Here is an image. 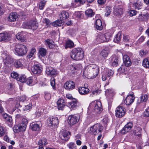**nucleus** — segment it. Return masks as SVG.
<instances>
[{
    "label": "nucleus",
    "instance_id": "1",
    "mask_svg": "<svg viewBox=\"0 0 149 149\" xmlns=\"http://www.w3.org/2000/svg\"><path fill=\"white\" fill-rule=\"evenodd\" d=\"M98 66L95 64H91L87 66L83 71L84 76L92 74L93 78L95 77L99 72Z\"/></svg>",
    "mask_w": 149,
    "mask_h": 149
},
{
    "label": "nucleus",
    "instance_id": "2",
    "mask_svg": "<svg viewBox=\"0 0 149 149\" xmlns=\"http://www.w3.org/2000/svg\"><path fill=\"white\" fill-rule=\"evenodd\" d=\"M84 56L83 50L81 48H74L72 49L70 54L71 58L76 61L82 59Z\"/></svg>",
    "mask_w": 149,
    "mask_h": 149
},
{
    "label": "nucleus",
    "instance_id": "3",
    "mask_svg": "<svg viewBox=\"0 0 149 149\" xmlns=\"http://www.w3.org/2000/svg\"><path fill=\"white\" fill-rule=\"evenodd\" d=\"M21 123L18 125H16L13 128L15 132H18L24 131L26 129V125L28 123L27 120L24 117H21Z\"/></svg>",
    "mask_w": 149,
    "mask_h": 149
},
{
    "label": "nucleus",
    "instance_id": "4",
    "mask_svg": "<svg viewBox=\"0 0 149 149\" xmlns=\"http://www.w3.org/2000/svg\"><path fill=\"white\" fill-rule=\"evenodd\" d=\"M15 50L16 54L19 56H22L27 53V49L26 47L22 44L16 45L15 47Z\"/></svg>",
    "mask_w": 149,
    "mask_h": 149
},
{
    "label": "nucleus",
    "instance_id": "5",
    "mask_svg": "<svg viewBox=\"0 0 149 149\" xmlns=\"http://www.w3.org/2000/svg\"><path fill=\"white\" fill-rule=\"evenodd\" d=\"M103 129V127L100 124H96L90 128L89 132L95 135L100 133Z\"/></svg>",
    "mask_w": 149,
    "mask_h": 149
},
{
    "label": "nucleus",
    "instance_id": "6",
    "mask_svg": "<svg viewBox=\"0 0 149 149\" xmlns=\"http://www.w3.org/2000/svg\"><path fill=\"white\" fill-rule=\"evenodd\" d=\"M93 106L94 107V112L95 113L99 114L102 110L101 103L100 101L92 102L90 104L89 107H91Z\"/></svg>",
    "mask_w": 149,
    "mask_h": 149
},
{
    "label": "nucleus",
    "instance_id": "7",
    "mask_svg": "<svg viewBox=\"0 0 149 149\" xmlns=\"http://www.w3.org/2000/svg\"><path fill=\"white\" fill-rule=\"evenodd\" d=\"M111 37V34L109 32L104 34L99 35L97 40L100 42H103L109 41Z\"/></svg>",
    "mask_w": 149,
    "mask_h": 149
},
{
    "label": "nucleus",
    "instance_id": "8",
    "mask_svg": "<svg viewBox=\"0 0 149 149\" xmlns=\"http://www.w3.org/2000/svg\"><path fill=\"white\" fill-rule=\"evenodd\" d=\"M123 105V104H121L116 109L115 114L116 116L117 117L121 118L125 114L126 110Z\"/></svg>",
    "mask_w": 149,
    "mask_h": 149
},
{
    "label": "nucleus",
    "instance_id": "9",
    "mask_svg": "<svg viewBox=\"0 0 149 149\" xmlns=\"http://www.w3.org/2000/svg\"><path fill=\"white\" fill-rule=\"evenodd\" d=\"M25 28L36 29L38 27V24L35 21H31L24 23L23 25Z\"/></svg>",
    "mask_w": 149,
    "mask_h": 149
},
{
    "label": "nucleus",
    "instance_id": "10",
    "mask_svg": "<svg viewBox=\"0 0 149 149\" xmlns=\"http://www.w3.org/2000/svg\"><path fill=\"white\" fill-rule=\"evenodd\" d=\"M3 55H4L6 56L5 58L3 60L4 64L7 66L8 67L11 66L12 64L14 62L13 58L9 55L7 54H3Z\"/></svg>",
    "mask_w": 149,
    "mask_h": 149
},
{
    "label": "nucleus",
    "instance_id": "11",
    "mask_svg": "<svg viewBox=\"0 0 149 149\" xmlns=\"http://www.w3.org/2000/svg\"><path fill=\"white\" fill-rule=\"evenodd\" d=\"M47 122L48 124L52 127L56 126L58 124V118L56 117H52L48 118Z\"/></svg>",
    "mask_w": 149,
    "mask_h": 149
},
{
    "label": "nucleus",
    "instance_id": "12",
    "mask_svg": "<svg viewBox=\"0 0 149 149\" xmlns=\"http://www.w3.org/2000/svg\"><path fill=\"white\" fill-rule=\"evenodd\" d=\"M11 35L7 33H0V42L8 41L10 39Z\"/></svg>",
    "mask_w": 149,
    "mask_h": 149
},
{
    "label": "nucleus",
    "instance_id": "13",
    "mask_svg": "<svg viewBox=\"0 0 149 149\" xmlns=\"http://www.w3.org/2000/svg\"><path fill=\"white\" fill-rule=\"evenodd\" d=\"M64 87L66 89L71 90L74 88L75 84L72 81H69L65 83Z\"/></svg>",
    "mask_w": 149,
    "mask_h": 149
},
{
    "label": "nucleus",
    "instance_id": "14",
    "mask_svg": "<svg viewBox=\"0 0 149 149\" xmlns=\"http://www.w3.org/2000/svg\"><path fill=\"white\" fill-rule=\"evenodd\" d=\"M133 127V124L132 123H127L121 130V133L125 134L129 132Z\"/></svg>",
    "mask_w": 149,
    "mask_h": 149
},
{
    "label": "nucleus",
    "instance_id": "15",
    "mask_svg": "<svg viewBox=\"0 0 149 149\" xmlns=\"http://www.w3.org/2000/svg\"><path fill=\"white\" fill-rule=\"evenodd\" d=\"M16 38L21 42H24L26 39V34L23 31L18 33L16 36Z\"/></svg>",
    "mask_w": 149,
    "mask_h": 149
},
{
    "label": "nucleus",
    "instance_id": "16",
    "mask_svg": "<svg viewBox=\"0 0 149 149\" xmlns=\"http://www.w3.org/2000/svg\"><path fill=\"white\" fill-rule=\"evenodd\" d=\"M79 105L78 102L75 99H72V101L69 103V107L72 110L76 109Z\"/></svg>",
    "mask_w": 149,
    "mask_h": 149
},
{
    "label": "nucleus",
    "instance_id": "17",
    "mask_svg": "<svg viewBox=\"0 0 149 149\" xmlns=\"http://www.w3.org/2000/svg\"><path fill=\"white\" fill-rule=\"evenodd\" d=\"M32 70L34 74H39L42 72V68L40 65L38 64L35 65L32 67Z\"/></svg>",
    "mask_w": 149,
    "mask_h": 149
},
{
    "label": "nucleus",
    "instance_id": "18",
    "mask_svg": "<svg viewBox=\"0 0 149 149\" xmlns=\"http://www.w3.org/2000/svg\"><path fill=\"white\" fill-rule=\"evenodd\" d=\"M118 5L116 4L114 8L113 13L116 15H121L123 13V9L121 6L118 7Z\"/></svg>",
    "mask_w": 149,
    "mask_h": 149
},
{
    "label": "nucleus",
    "instance_id": "19",
    "mask_svg": "<svg viewBox=\"0 0 149 149\" xmlns=\"http://www.w3.org/2000/svg\"><path fill=\"white\" fill-rule=\"evenodd\" d=\"M135 97L134 95L131 94L128 95L124 101V103L127 105H129L134 101Z\"/></svg>",
    "mask_w": 149,
    "mask_h": 149
},
{
    "label": "nucleus",
    "instance_id": "20",
    "mask_svg": "<svg viewBox=\"0 0 149 149\" xmlns=\"http://www.w3.org/2000/svg\"><path fill=\"white\" fill-rule=\"evenodd\" d=\"M69 121L70 124L74 125L76 124L79 120L78 116L71 115L69 116Z\"/></svg>",
    "mask_w": 149,
    "mask_h": 149
},
{
    "label": "nucleus",
    "instance_id": "21",
    "mask_svg": "<svg viewBox=\"0 0 149 149\" xmlns=\"http://www.w3.org/2000/svg\"><path fill=\"white\" fill-rule=\"evenodd\" d=\"M46 74L50 76H54L56 74V70L51 67H47L46 68Z\"/></svg>",
    "mask_w": 149,
    "mask_h": 149
},
{
    "label": "nucleus",
    "instance_id": "22",
    "mask_svg": "<svg viewBox=\"0 0 149 149\" xmlns=\"http://www.w3.org/2000/svg\"><path fill=\"white\" fill-rule=\"evenodd\" d=\"M18 17V15L16 12L11 13L8 18V21L12 22L16 21Z\"/></svg>",
    "mask_w": 149,
    "mask_h": 149
},
{
    "label": "nucleus",
    "instance_id": "23",
    "mask_svg": "<svg viewBox=\"0 0 149 149\" xmlns=\"http://www.w3.org/2000/svg\"><path fill=\"white\" fill-rule=\"evenodd\" d=\"M70 136V132L67 131H64L62 133L60 138L63 140L67 141L69 139Z\"/></svg>",
    "mask_w": 149,
    "mask_h": 149
},
{
    "label": "nucleus",
    "instance_id": "24",
    "mask_svg": "<svg viewBox=\"0 0 149 149\" xmlns=\"http://www.w3.org/2000/svg\"><path fill=\"white\" fill-rule=\"evenodd\" d=\"M37 81V80L36 77H34L33 79L29 77V78L27 79L25 83L28 85L32 86L36 84Z\"/></svg>",
    "mask_w": 149,
    "mask_h": 149
},
{
    "label": "nucleus",
    "instance_id": "25",
    "mask_svg": "<svg viewBox=\"0 0 149 149\" xmlns=\"http://www.w3.org/2000/svg\"><path fill=\"white\" fill-rule=\"evenodd\" d=\"M58 108L59 110H62L65 105V102L63 99H59L57 102Z\"/></svg>",
    "mask_w": 149,
    "mask_h": 149
},
{
    "label": "nucleus",
    "instance_id": "26",
    "mask_svg": "<svg viewBox=\"0 0 149 149\" xmlns=\"http://www.w3.org/2000/svg\"><path fill=\"white\" fill-rule=\"evenodd\" d=\"M123 63L126 66L129 67L131 65V62L129 57L127 55H125L123 56Z\"/></svg>",
    "mask_w": 149,
    "mask_h": 149
},
{
    "label": "nucleus",
    "instance_id": "27",
    "mask_svg": "<svg viewBox=\"0 0 149 149\" xmlns=\"http://www.w3.org/2000/svg\"><path fill=\"white\" fill-rule=\"evenodd\" d=\"M78 91L80 94L85 95L88 93L89 90L87 88L81 87L79 88Z\"/></svg>",
    "mask_w": 149,
    "mask_h": 149
},
{
    "label": "nucleus",
    "instance_id": "28",
    "mask_svg": "<svg viewBox=\"0 0 149 149\" xmlns=\"http://www.w3.org/2000/svg\"><path fill=\"white\" fill-rule=\"evenodd\" d=\"M69 17V14L68 12L63 11L60 15V17L61 21L64 20L68 18Z\"/></svg>",
    "mask_w": 149,
    "mask_h": 149
},
{
    "label": "nucleus",
    "instance_id": "29",
    "mask_svg": "<svg viewBox=\"0 0 149 149\" xmlns=\"http://www.w3.org/2000/svg\"><path fill=\"white\" fill-rule=\"evenodd\" d=\"M95 27L97 30H101L103 28L102 22L100 19H97L96 21Z\"/></svg>",
    "mask_w": 149,
    "mask_h": 149
},
{
    "label": "nucleus",
    "instance_id": "30",
    "mask_svg": "<svg viewBox=\"0 0 149 149\" xmlns=\"http://www.w3.org/2000/svg\"><path fill=\"white\" fill-rule=\"evenodd\" d=\"M82 67L81 65L80 64H78L72 65L70 68L72 73H74L76 70H81Z\"/></svg>",
    "mask_w": 149,
    "mask_h": 149
},
{
    "label": "nucleus",
    "instance_id": "31",
    "mask_svg": "<svg viewBox=\"0 0 149 149\" xmlns=\"http://www.w3.org/2000/svg\"><path fill=\"white\" fill-rule=\"evenodd\" d=\"M41 126L42 125L40 123H33L31 126V127L33 130L36 131L39 130L40 129Z\"/></svg>",
    "mask_w": 149,
    "mask_h": 149
},
{
    "label": "nucleus",
    "instance_id": "32",
    "mask_svg": "<svg viewBox=\"0 0 149 149\" xmlns=\"http://www.w3.org/2000/svg\"><path fill=\"white\" fill-rule=\"evenodd\" d=\"M133 7L136 9L140 10L143 7V3L141 2L137 1L133 4Z\"/></svg>",
    "mask_w": 149,
    "mask_h": 149
},
{
    "label": "nucleus",
    "instance_id": "33",
    "mask_svg": "<svg viewBox=\"0 0 149 149\" xmlns=\"http://www.w3.org/2000/svg\"><path fill=\"white\" fill-rule=\"evenodd\" d=\"M109 53V51L108 49L103 50L100 53V56L102 58H105L108 56Z\"/></svg>",
    "mask_w": 149,
    "mask_h": 149
},
{
    "label": "nucleus",
    "instance_id": "34",
    "mask_svg": "<svg viewBox=\"0 0 149 149\" xmlns=\"http://www.w3.org/2000/svg\"><path fill=\"white\" fill-rule=\"evenodd\" d=\"M54 42L51 40L47 39L45 41L46 45L50 48H53L54 47Z\"/></svg>",
    "mask_w": 149,
    "mask_h": 149
},
{
    "label": "nucleus",
    "instance_id": "35",
    "mask_svg": "<svg viewBox=\"0 0 149 149\" xmlns=\"http://www.w3.org/2000/svg\"><path fill=\"white\" fill-rule=\"evenodd\" d=\"M14 65L15 67L17 68H22L23 65L20 60H15L14 61Z\"/></svg>",
    "mask_w": 149,
    "mask_h": 149
},
{
    "label": "nucleus",
    "instance_id": "36",
    "mask_svg": "<svg viewBox=\"0 0 149 149\" xmlns=\"http://www.w3.org/2000/svg\"><path fill=\"white\" fill-rule=\"evenodd\" d=\"M121 38V32H119L115 36V38L113 40L114 42L116 43H118L120 41Z\"/></svg>",
    "mask_w": 149,
    "mask_h": 149
},
{
    "label": "nucleus",
    "instance_id": "37",
    "mask_svg": "<svg viewBox=\"0 0 149 149\" xmlns=\"http://www.w3.org/2000/svg\"><path fill=\"white\" fill-rule=\"evenodd\" d=\"M85 14L88 17H91L94 15L95 13L93 12L92 10L89 9L86 11Z\"/></svg>",
    "mask_w": 149,
    "mask_h": 149
},
{
    "label": "nucleus",
    "instance_id": "38",
    "mask_svg": "<svg viewBox=\"0 0 149 149\" xmlns=\"http://www.w3.org/2000/svg\"><path fill=\"white\" fill-rule=\"evenodd\" d=\"M47 143V140L45 138H43L42 139H40L38 142V144L40 146L43 145L45 146Z\"/></svg>",
    "mask_w": 149,
    "mask_h": 149
},
{
    "label": "nucleus",
    "instance_id": "39",
    "mask_svg": "<svg viewBox=\"0 0 149 149\" xmlns=\"http://www.w3.org/2000/svg\"><path fill=\"white\" fill-rule=\"evenodd\" d=\"M119 61L118 58L117 57H115L113 58L111 63L113 67H116L118 65Z\"/></svg>",
    "mask_w": 149,
    "mask_h": 149
},
{
    "label": "nucleus",
    "instance_id": "40",
    "mask_svg": "<svg viewBox=\"0 0 149 149\" xmlns=\"http://www.w3.org/2000/svg\"><path fill=\"white\" fill-rule=\"evenodd\" d=\"M142 129L139 127H137L135 128L134 133L136 136H140L141 135V132Z\"/></svg>",
    "mask_w": 149,
    "mask_h": 149
},
{
    "label": "nucleus",
    "instance_id": "41",
    "mask_svg": "<svg viewBox=\"0 0 149 149\" xmlns=\"http://www.w3.org/2000/svg\"><path fill=\"white\" fill-rule=\"evenodd\" d=\"M39 51V56H44L46 54L47 51L46 49L43 48H41L40 49Z\"/></svg>",
    "mask_w": 149,
    "mask_h": 149
},
{
    "label": "nucleus",
    "instance_id": "42",
    "mask_svg": "<svg viewBox=\"0 0 149 149\" xmlns=\"http://www.w3.org/2000/svg\"><path fill=\"white\" fill-rule=\"evenodd\" d=\"M74 43L71 40H68L66 43V45L65 46V48H72L73 46Z\"/></svg>",
    "mask_w": 149,
    "mask_h": 149
},
{
    "label": "nucleus",
    "instance_id": "43",
    "mask_svg": "<svg viewBox=\"0 0 149 149\" xmlns=\"http://www.w3.org/2000/svg\"><path fill=\"white\" fill-rule=\"evenodd\" d=\"M142 65L146 68H149V61L148 59L145 58L143 60Z\"/></svg>",
    "mask_w": 149,
    "mask_h": 149
},
{
    "label": "nucleus",
    "instance_id": "44",
    "mask_svg": "<svg viewBox=\"0 0 149 149\" xmlns=\"http://www.w3.org/2000/svg\"><path fill=\"white\" fill-rule=\"evenodd\" d=\"M62 22L61 20H57L53 22L52 24L54 27H58L61 26Z\"/></svg>",
    "mask_w": 149,
    "mask_h": 149
},
{
    "label": "nucleus",
    "instance_id": "45",
    "mask_svg": "<svg viewBox=\"0 0 149 149\" xmlns=\"http://www.w3.org/2000/svg\"><path fill=\"white\" fill-rule=\"evenodd\" d=\"M81 14L80 12H76L74 13L72 15V17L74 18L77 19L81 17Z\"/></svg>",
    "mask_w": 149,
    "mask_h": 149
},
{
    "label": "nucleus",
    "instance_id": "46",
    "mask_svg": "<svg viewBox=\"0 0 149 149\" xmlns=\"http://www.w3.org/2000/svg\"><path fill=\"white\" fill-rule=\"evenodd\" d=\"M148 98V96L147 94H142L141 97V102H145Z\"/></svg>",
    "mask_w": 149,
    "mask_h": 149
},
{
    "label": "nucleus",
    "instance_id": "47",
    "mask_svg": "<svg viewBox=\"0 0 149 149\" xmlns=\"http://www.w3.org/2000/svg\"><path fill=\"white\" fill-rule=\"evenodd\" d=\"M46 3V1H42L40 2L39 3V8L40 10H43L45 7Z\"/></svg>",
    "mask_w": 149,
    "mask_h": 149
},
{
    "label": "nucleus",
    "instance_id": "48",
    "mask_svg": "<svg viewBox=\"0 0 149 149\" xmlns=\"http://www.w3.org/2000/svg\"><path fill=\"white\" fill-rule=\"evenodd\" d=\"M79 6L76 0H73L71 3V6L73 8H76Z\"/></svg>",
    "mask_w": 149,
    "mask_h": 149
},
{
    "label": "nucleus",
    "instance_id": "49",
    "mask_svg": "<svg viewBox=\"0 0 149 149\" xmlns=\"http://www.w3.org/2000/svg\"><path fill=\"white\" fill-rule=\"evenodd\" d=\"M35 52L36 49H31L30 52L29 53V54L28 55L27 57L29 58H31L33 56L34 53Z\"/></svg>",
    "mask_w": 149,
    "mask_h": 149
},
{
    "label": "nucleus",
    "instance_id": "50",
    "mask_svg": "<svg viewBox=\"0 0 149 149\" xmlns=\"http://www.w3.org/2000/svg\"><path fill=\"white\" fill-rule=\"evenodd\" d=\"M11 76L12 78L17 79L19 76V75L17 72L14 71L11 73Z\"/></svg>",
    "mask_w": 149,
    "mask_h": 149
},
{
    "label": "nucleus",
    "instance_id": "51",
    "mask_svg": "<svg viewBox=\"0 0 149 149\" xmlns=\"http://www.w3.org/2000/svg\"><path fill=\"white\" fill-rule=\"evenodd\" d=\"M111 8L109 7H107L106 8V13L105 14V15L107 16L109 15L111 12Z\"/></svg>",
    "mask_w": 149,
    "mask_h": 149
},
{
    "label": "nucleus",
    "instance_id": "52",
    "mask_svg": "<svg viewBox=\"0 0 149 149\" xmlns=\"http://www.w3.org/2000/svg\"><path fill=\"white\" fill-rule=\"evenodd\" d=\"M26 76L25 75H24L20 76L19 78V81L21 82L24 83L26 82Z\"/></svg>",
    "mask_w": 149,
    "mask_h": 149
},
{
    "label": "nucleus",
    "instance_id": "53",
    "mask_svg": "<svg viewBox=\"0 0 149 149\" xmlns=\"http://www.w3.org/2000/svg\"><path fill=\"white\" fill-rule=\"evenodd\" d=\"M43 22L44 23L46 24V25L47 27L49 26L51 24V22L47 19H45L43 20Z\"/></svg>",
    "mask_w": 149,
    "mask_h": 149
},
{
    "label": "nucleus",
    "instance_id": "54",
    "mask_svg": "<svg viewBox=\"0 0 149 149\" xmlns=\"http://www.w3.org/2000/svg\"><path fill=\"white\" fill-rule=\"evenodd\" d=\"M103 122L105 124H107L109 122L107 116L106 115L104 117L102 120Z\"/></svg>",
    "mask_w": 149,
    "mask_h": 149
},
{
    "label": "nucleus",
    "instance_id": "55",
    "mask_svg": "<svg viewBox=\"0 0 149 149\" xmlns=\"http://www.w3.org/2000/svg\"><path fill=\"white\" fill-rule=\"evenodd\" d=\"M51 85L52 86L54 87L55 86V80L54 79V78L53 77L51 79Z\"/></svg>",
    "mask_w": 149,
    "mask_h": 149
},
{
    "label": "nucleus",
    "instance_id": "56",
    "mask_svg": "<svg viewBox=\"0 0 149 149\" xmlns=\"http://www.w3.org/2000/svg\"><path fill=\"white\" fill-rule=\"evenodd\" d=\"M123 39L124 42H127L129 40L130 37L128 35H124L123 36Z\"/></svg>",
    "mask_w": 149,
    "mask_h": 149
},
{
    "label": "nucleus",
    "instance_id": "57",
    "mask_svg": "<svg viewBox=\"0 0 149 149\" xmlns=\"http://www.w3.org/2000/svg\"><path fill=\"white\" fill-rule=\"evenodd\" d=\"M5 131L3 127L0 126V137L4 135Z\"/></svg>",
    "mask_w": 149,
    "mask_h": 149
},
{
    "label": "nucleus",
    "instance_id": "58",
    "mask_svg": "<svg viewBox=\"0 0 149 149\" xmlns=\"http://www.w3.org/2000/svg\"><path fill=\"white\" fill-rule=\"evenodd\" d=\"M28 99V98L25 95H22L21 96L20 98V100L21 101L23 102L25 101L26 100Z\"/></svg>",
    "mask_w": 149,
    "mask_h": 149
},
{
    "label": "nucleus",
    "instance_id": "59",
    "mask_svg": "<svg viewBox=\"0 0 149 149\" xmlns=\"http://www.w3.org/2000/svg\"><path fill=\"white\" fill-rule=\"evenodd\" d=\"M130 15L131 16L135 15H136L137 11L134 10H131L130 11Z\"/></svg>",
    "mask_w": 149,
    "mask_h": 149
},
{
    "label": "nucleus",
    "instance_id": "60",
    "mask_svg": "<svg viewBox=\"0 0 149 149\" xmlns=\"http://www.w3.org/2000/svg\"><path fill=\"white\" fill-rule=\"evenodd\" d=\"M32 105L31 104H29L25 105L24 108V110H28L31 108Z\"/></svg>",
    "mask_w": 149,
    "mask_h": 149
},
{
    "label": "nucleus",
    "instance_id": "61",
    "mask_svg": "<svg viewBox=\"0 0 149 149\" xmlns=\"http://www.w3.org/2000/svg\"><path fill=\"white\" fill-rule=\"evenodd\" d=\"M144 115L145 117H149V108L147 109L144 111Z\"/></svg>",
    "mask_w": 149,
    "mask_h": 149
},
{
    "label": "nucleus",
    "instance_id": "62",
    "mask_svg": "<svg viewBox=\"0 0 149 149\" xmlns=\"http://www.w3.org/2000/svg\"><path fill=\"white\" fill-rule=\"evenodd\" d=\"M113 73V71L111 70H109L107 74V76L108 77L111 76Z\"/></svg>",
    "mask_w": 149,
    "mask_h": 149
},
{
    "label": "nucleus",
    "instance_id": "63",
    "mask_svg": "<svg viewBox=\"0 0 149 149\" xmlns=\"http://www.w3.org/2000/svg\"><path fill=\"white\" fill-rule=\"evenodd\" d=\"M74 144L73 143H70L67 145L68 147L70 149H74Z\"/></svg>",
    "mask_w": 149,
    "mask_h": 149
},
{
    "label": "nucleus",
    "instance_id": "64",
    "mask_svg": "<svg viewBox=\"0 0 149 149\" xmlns=\"http://www.w3.org/2000/svg\"><path fill=\"white\" fill-rule=\"evenodd\" d=\"M6 121L8 123H11L12 121V117L9 116L5 119Z\"/></svg>",
    "mask_w": 149,
    "mask_h": 149
}]
</instances>
